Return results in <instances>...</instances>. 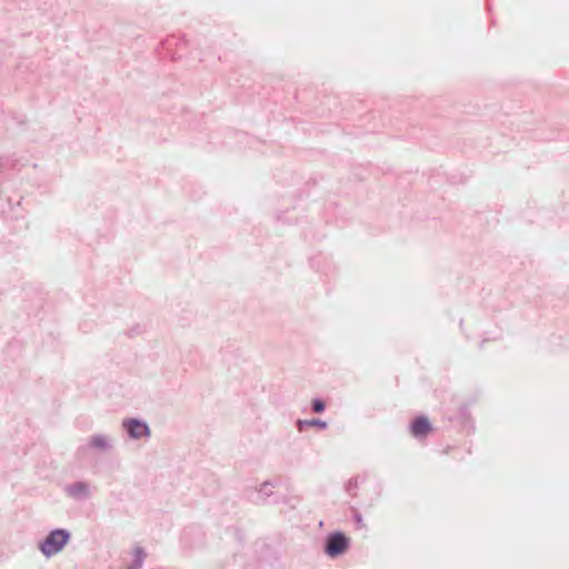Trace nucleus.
Listing matches in <instances>:
<instances>
[{
    "label": "nucleus",
    "mask_w": 569,
    "mask_h": 569,
    "mask_svg": "<svg viewBox=\"0 0 569 569\" xmlns=\"http://www.w3.org/2000/svg\"><path fill=\"white\" fill-rule=\"evenodd\" d=\"M69 535L64 530H56L49 535L41 546V550L46 556L59 552L67 543Z\"/></svg>",
    "instance_id": "f257e3e1"
},
{
    "label": "nucleus",
    "mask_w": 569,
    "mask_h": 569,
    "mask_svg": "<svg viewBox=\"0 0 569 569\" xmlns=\"http://www.w3.org/2000/svg\"><path fill=\"white\" fill-rule=\"evenodd\" d=\"M349 548V538L341 532H335L328 537L326 553L330 557H337L345 553Z\"/></svg>",
    "instance_id": "f03ea898"
},
{
    "label": "nucleus",
    "mask_w": 569,
    "mask_h": 569,
    "mask_svg": "<svg viewBox=\"0 0 569 569\" xmlns=\"http://www.w3.org/2000/svg\"><path fill=\"white\" fill-rule=\"evenodd\" d=\"M410 430L413 437L425 438L432 430V428L426 417H418L411 422Z\"/></svg>",
    "instance_id": "7ed1b4c3"
},
{
    "label": "nucleus",
    "mask_w": 569,
    "mask_h": 569,
    "mask_svg": "<svg viewBox=\"0 0 569 569\" xmlns=\"http://www.w3.org/2000/svg\"><path fill=\"white\" fill-rule=\"evenodd\" d=\"M127 428L132 438H140L149 433L148 426L138 420H130L127 423Z\"/></svg>",
    "instance_id": "20e7f679"
},
{
    "label": "nucleus",
    "mask_w": 569,
    "mask_h": 569,
    "mask_svg": "<svg viewBox=\"0 0 569 569\" xmlns=\"http://www.w3.org/2000/svg\"><path fill=\"white\" fill-rule=\"evenodd\" d=\"M91 445L93 447L102 448L106 446V440L103 438L97 437L91 440Z\"/></svg>",
    "instance_id": "39448f33"
},
{
    "label": "nucleus",
    "mask_w": 569,
    "mask_h": 569,
    "mask_svg": "<svg viewBox=\"0 0 569 569\" xmlns=\"http://www.w3.org/2000/svg\"><path fill=\"white\" fill-rule=\"evenodd\" d=\"M305 423L309 425V426H317L319 428H325L327 426V423L325 421H321L318 419H312V420L306 421Z\"/></svg>",
    "instance_id": "423d86ee"
},
{
    "label": "nucleus",
    "mask_w": 569,
    "mask_h": 569,
    "mask_svg": "<svg viewBox=\"0 0 569 569\" xmlns=\"http://www.w3.org/2000/svg\"><path fill=\"white\" fill-rule=\"evenodd\" d=\"M312 407L316 412H321L325 409V403L321 400H315Z\"/></svg>",
    "instance_id": "0eeeda50"
}]
</instances>
